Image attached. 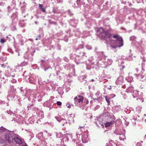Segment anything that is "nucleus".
Returning <instances> with one entry per match:
<instances>
[{"label":"nucleus","instance_id":"f257e3e1","mask_svg":"<svg viewBox=\"0 0 146 146\" xmlns=\"http://www.w3.org/2000/svg\"><path fill=\"white\" fill-rule=\"evenodd\" d=\"M113 38L116 39L115 41L117 46L113 45L111 43L110 44V47L112 48H116L117 47H120L123 45V41L122 37L118 35H113Z\"/></svg>","mask_w":146,"mask_h":146},{"label":"nucleus","instance_id":"f03ea898","mask_svg":"<svg viewBox=\"0 0 146 146\" xmlns=\"http://www.w3.org/2000/svg\"><path fill=\"white\" fill-rule=\"evenodd\" d=\"M84 100L83 97L80 95H78L74 98V103L75 104L82 103L83 102Z\"/></svg>","mask_w":146,"mask_h":146},{"label":"nucleus","instance_id":"7ed1b4c3","mask_svg":"<svg viewBox=\"0 0 146 146\" xmlns=\"http://www.w3.org/2000/svg\"><path fill=\"white\" fill-rule=\"evenodd\" d=\"M5 139L10 143H12L14 140V138L12 135L10 133H7L5 136Z\"/></svg>","mask_w":146,"mask_h":146},{"label":"nucleus","instance_id":"20e7f679","mask_svg":"<svg viewBox=\"0 0 146 146\" xmlns=\"http://www.w3.org/2000/svg\"><path fill=\"white\" fill-rule=\"evenodd\" d=\"M113 36L112 34L109 33L108 31H106L104 36H102V38H108L110 41H113L112 39Z\"/></svg>","mask_w":146,"mask_h":146},{"label":"nucleus","instance_id":"39448f33","mask_svg":"<svg viewBox=\"0 0 146 146\" xmlns=\"http://www.w3.org/2000/svg\"><path fill=\"white\" fill-rule=\"evenodd\" d=\"M97 31L98 33L100 35V36L102 37V36H104L106 31L103 28L101 27L98 28Z\"/></svg>","mask_w":146,"mask_h":146},{"label":"nucleus","instance_id":"423d86ee","mask_svg":"<svg viewBox=\"0 0 146 146\" xmlns=\"http://www.w3.org/2000/svg\"><path fill=\"white\" fill-rule=\"evenodd\" d=\"M14 140L15 142L19 144H21L23 143L21 139L18 137H15Z\"/></svg>","mask_w":146,"mask_h":146},{"label":"nucleus","instance_id":"0eeeda50","mask_svg":"<svg viewBox=\"0 0 146 146\" xmlns=\"http://www.w3.org/2000/svg\"><path fill=\"white\" fill-rule=\"evenodd\" d=\"M114 121H111L110 122H107L105 123V127H108L110 125L114 124Z\"/></svg>","mask_w":146,"mask_h":146},{"label":"nucleus","instance_id":"6e6552de","mask_svg":"<svg viewBox=\"0 0 146 146\" xmlns=\"http://www.w3.org/2000/svg\"><path fill=\"white\" fill-rule=\"evenodd\" d=\"M58 121L60 123V125H62L63 126L64 125V124L66 122V120L64 119H62Z\"/></svg>","mask_w":146,"mask_h":146},{"label":"nucleus","instance_id":"1a4fd4ad","mask_svg":"<svg viewBox=\"0 0 146 146\" xmlns=\"http://www.w3.org/2000/svg\"><path fill=\"white\" fill-rule=\"evenodd\" d=\"M39 7L40 10L44 12H45L46 11L45 10L43 6L42 5L39 4Z\"/></svg>","mask_w":146,"mask_h":146},{"label":"nucleus","instance_id":"9d476101","mask_svg":"<svg viewBox=\"0 0 146 146\" xmlns=\"http://www.w3.org/2000/svg\"><path fill=\"white\" fill-rule=\"evenodd\" d=\"M6 129L3 127H1V128L0 129V133H2L4 132L5 131Z\"/></svg>","mask_w":146,"mask_h":146},{"label":"nucleus","instance_id":"9b49d317","mask_svg":"<svg viewBox=\"0 0 146 146\" xmlns=\"http://www.w3.org/2000/svg\"><path fill=\"white\" fill-rule=\"evenodd\" d=\"M105 98L106 101L108 103V104H110V98H108L106 96H105Z\"/></svg>","mask_w":146,"mask_h":146},{"label":"nucleus","instance_id":"f8f14e48","mask_svg":"<svg viewBox=\"0 0 146 146\" xmlns=\"http://www.w3.org/2000/svg\"><path fill=\"white\" fill-rule=\"evenodd\" d=\"M5 41V39L4 38H1L0 40V42L2 44L4 43Z\"/></svg>","mask_w":146,"mask_h":146},{"label":"nucleus","instance_id":"ddd939ff","mask_svg":"<svg viewBox=\"0 0 146 146\" xmlns=\"http://www.w3.org/2000/svg\"><path fill=\"white\" fill-rule=\"evenodd\" d=\"M56 104L58 106H61L62 105V103L60 102H57Z\"/></svg>","mask_w":146,"mask_h":146},{"label":"nucleus","instance_id":"4468645a","mask_svg":"<svg viewBox=\"0 0 146 146\" xmlns=\"http://www.w3.org/2000/svg\"><path fill=\"white\" fill-rule=\"evenodd\" d=\"M88 100H87L86 102V104L85 105V104H84V106L86 105L87 104H88Z\"/></svg>","mask_w":146,"mask_h":146},{"label":"nucleus","instance_id":"2eb2a0df","mask_svg":"<svg viewBox=\"0 0 146 146\" xmlns=\"http://www.w3.org/2000/svg\"><path fill=\"white\" fill-rule=\"evenodd\" d=\"M40 37H41L40 35H39L38 36V39H40Z\"/></svg>","mask_w":146,"mask_h":146},{"label":"nucleus","instance_id":"dca6fc26","mask_svg":"<svg viewBox=\"0 0 146 146\" xmlns=\"http://www.w3.org/2000/svg\"><path fill=\"white\" fill-rule=\"evenodd\" d=\"M140 144H141V143L140 142H139V143H137V144H136V145H137V146H138V145H140Z\"/></svg>","mask_w":146,"mask_h":146},{"label":"nucleus","instance_id":"f3484780","mask_svg":"<svg viewBox=\"0 0 146 146\" xmlns=\"http://www.w3.org/2000/svg\"><path fill=\"white\" fill-rule=\"evenodd\" d=\"M94 80L93 79H92L91 80V81L92 82H94Z\"/></svg>","mask_w":146,"mask_h":146},{"label":"nucleus","instance_id":"a211bd4d","mask_svg":"<svg viewBox=\"0 0 146 146\" xmlns=\"http://www.w3.org/2000/svg\"><path fill=\"white\" fill-rule=\"evenodd\" d=\"M38 39V38H36L35 40H37Z\"/></svg>","mask_w":146,"mask_h":146},{"label":"nucleus","instance_id":"6ab92c4d","mask_svg":"<svg viewBox=\"0 0 146 146\" xmlns=\"http://www.w3.org/2000/svg\"><path fill=\"white\" fill-rule=\"evenodd\" d=\"M144 137L146 139V135H145Z\"/></svg>","mask_w":146,"mask_h":146},{"label":"nucleus","instance_id":"aec40b11","mask_svg":"<svg viewBox=\"0 0 146 146\" xmlns=\"http://www.w3.org/2000/svg\"><path fill=\"white\" fill-rule=\"evenodd\" d=\"M22 146H27L25 145H23Z\"/></svg>","mask_w":146,"mask_h":146},{"label":"nucleus","instance_id":"412c9836","mask_svg":"<svg viewBox=\"0 0 146 146\" xmlns=\"http://www.w3.org/2000/svg\"><path fill=\"white\" fill-rule=\"evenodd\" d=\"M41 61H42V62H44V60H41Z\"/></svg>","mask_w":146,"mask_h":146},{"label":"nucleus","instance_id":"4be33fe9","mask_svg":"<svg viewBox=\"0 0 146 146\" xmlns=\"http://www.w3.org/2000/svg\"><path fill=\"white\" fill-rule=\"evenodd\" d=\"M144 115L145 116H146V114H145Z\"/></svg>","mask_w":146,"mask_h":146}]
</instances>
